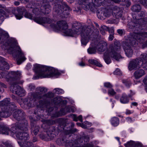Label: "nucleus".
Returning <instances> with one entry per match:
<instances>
[{"label": "nucleus", "mask_w": 147, "mask_h": 147, "mask_svg": "<svg viewBox=\"0 0 147 147\" xmlns=\"http://www.w3.org/2000/svg\"><path fill=\"white\" fill-rule=\"evenodd\" d=\"M9 37L7 33L0 30V40L2 38L3 47L11 53L13 57L16 59L17 64L19 65L25 60L26 58L24 53L17 45L16 40L12 38L8 39Z\"/></svg>", "instance_id": "f257e3e1"}, {"label": "nucleus", "mask_w": 147, "mask_h": 147, "mask_svg": "<svg viewBox=\"0 0 147 147\" xmlns=\"http://www.w3.org/2000/svg\"><path fill=\"white\" fill-rule=\"evenodd\" d=\"M66 35L73 36L75 34H80L82 44L85 45L90 38H96L99 34L97 29H94L93 27L88 28L86 26H82L80 23L76 22L72 26V30L68 29L64 32Z\"/></svg>", "instance_id": "f03ea898"}, {"label": "nucleus", "mask_w": 147, "mask_h": 147, "mask_svg": "<svg viewBox=\"0 0 147 147\" xmlns=\"http://www.w3.org/2000/svg\"><path fill=\"white\" fill-rule=\"evenodd\" d=\"M21 124L18 123H16L11 125V129L7 126L0 125V134L8 135L11 133V135L13 136L16 134V137L18 140L25 141L29 140L30 138L29 134L26 132H22V129Z\"/></svg>", "instance_id": "7ed1b4c3"}, {"label": "nucleus", "mask_w": 147, "mask_h": 147, "mask_svg": "<svg viewBox=\"0 0 147 147\" xmlns=\"http://www.w3.org/2000/svg\"><path fill=\"white\" fill-rule=\"evenodd\" d=\"M145 37H147V32L133 33L129 36L128 40L123 42L122 47L127 57H131L132 55V46L137 43L138 40H141Z\"/></svg>", "instance_id": "20e7f679"}, {"label": "nucleus", "mask_w": 147, "mask_h": 147, "mask_svg": "<svg viewBox=\"0 0 147 147\" xmlns=\"http://www.w3.org/2000/svg\"><path fill=\"white\" fill-rule=\"evenodd\" d=\"M34 69L35 72L38 74L33 77V79L34 80L38 79L39 77L41 78H49L58 76L60 74L58 70L53 67L39 64L35 65L34 66Z\"/></svg>", "instance_id": "39448f33"}, {"label": "nucleus", "mask_w": 147, "mask_h": 147, "mask_svg": "<svg viewBox=\"0 0 147 147\" xmlns=\"http://www.w3.org/2000/svg\"><path fill=\"white\" fill-rule=\"evenodd\" d=\"M121 48V44L117 41H115L113 45L109 46V48L104 53V59L107 64H109L111 62L109 56L117 61L121 58L120 55L117 53Z\"/></svg>", "instance_id": "423d86ee"}, {"label": "nucleus", "mask_w": 147, "mask_h": 147, "mask_svg": "<svg viewBox=\"0 0 147 147\" xmlns=\"http://www.w3.org/2000/svg\"><path fill=\"white\" fill-rule=\"evenodd\" d=\"M25 113L22 110L18 109H15L13 114V117L15 119L18 121H22V123L18 122L21 124L22 132H25L28 129L27 121L25 119Z\"/></svg>", "instance_id": "0eeeda50"}, {"label": "nucleus", "mask_w": 147, "mask_h": 147, "mask_svg": "<svg viewBox=\"0 0 147 147\" xmlns=\"http://www.w3.org/2000/svg\"><path fill=\"white\" fill-rule=\"evenodd\" d=\"M54 10L58 15L62 18H67L69 15V11L71 9L65 3L60 4H57L55 5Z\"/></svg>", "instance_id": "6e6552de"}, {"label": "nucleus", "mask_w": 147, "mask_h": 147, "mask_svg": "<svg viewBox=\"0 0 147 147\" xmlns=\"http://www.w3.org/2000/svg\"><path fill=\"white\" fill-rule=\"evenodd\" d=\"M21 74L19 71H11L6 78L7 82H11L13 83H23L24 81L20 80Z\"/></svg>", "instance_id": "1a4fd4ad"}, {"label": "nucleus", "mask_w": 147, "mask_h": 147, "mask_svg": "<svg viewBox=\"0 0 147 147\" xmlns=\"http://www.w3.org/2000/svg\"><path fill=\"white\" fill-rule=\"evenodd\" d=\"M10 90L13 93L21 97L25 95V90L19 86L17 83H10Z\"/></svg>", "instance_id": "9d476101"}, {"label": "nucleus", "mask_w": 147, "mask_h": 147, "mask_svg": "<svg viewBox=\"0 0 147 147\" xmlns=\"http://www.w3.org/2000/svg\"><path fill=\"white\" fill-rule=\"evenodd\" d=\"M133 20L131 22H129L128 24L129 28L131 29L134 28V27L138 25H144L147 24V18H141L137 19L134 16Z\"/></svg>", "instance_id": "9b49d317"}, {"label": "nucleus", "mask_w": 147, "mask_h": 147, "mask_svg": "<svg viewBox=\"0 0 147 147\" xmlns=\"http://www.w3.org/2000/svg\"><path fill=\"white\" fill-rule=\"evenodd\" d=\"M112 14V11L105 8H101L97 11L98 17L99 19L104 20L106 17H109Z\"/></svg>", "instance_id": "f8f14e48"}, {"label": "nucleus", "mask_w": 147, "mask_h": 147, "mask_svg": "<svg viewBox=\"0 0 147 147\" xmlns=\"http://www.w3.org/2000/svg\"><path fill=\"white\" fill-rule=\"evenodd\" d=\"M141 60L140 58L138 57L130 61L128 66L129 69L130 70L136 69L140 68L142 66H143Z\"/></svg>", "instance_id": "ddd939ff"}, {"label": "nucleus", "mask_w": 147, "mask_h": 147, "mask_svg": "<svg viewBox=\"0 0 147 147\" xmlns=\"http://www.w3.org/2000/svg\"><path fill=\"white\" fill-rule=\"evenodd\" d=\"M47 90V89L44 87H38L36 89L35 92L31 93V96L34 98L40 99L41 97L40 95L45 94Z\"/></svg>", "instance_id": "4468645a"}, {"label": "nucleus", "mask_w": 147, "mask_h": 147, "mask_svg": "<svg viewBox=\"0 0 147 147\" xmlns=\"http://www.w3.org/2000/svg\"><path fill=\"white\" fill-rule=\"evenodd\" d=\"M57 26H56L54 24H52L51 26L53 28H56L57 29L61 30H65L68 27V26L66 22L64 20H61L57 22Z\"/></svg>", "instance_id": "2eb2a0df"}, {"label": "nucleus", "mask_w": 147, "mask_h": 147, "mask_svg": "<svg viewBox=\"0 0 147 147\" xmlns=\"http://www.w3.org/2000/svg\"><path fill=\"white\" fill-rule=\"evenodd\" d=\"M56 142L59 145H61L65 144L66 146L69 147H75V144L73 141L71 142L67 141L64 138H59L56 140Z\"/></svg>", "instance_id": "dca6fc26"}, {"label": "nucleus", "mask_w": 147, "mask_h": 147, "mask_svg": "<svg viewBox=\"0 0 147 147\" xmlns=\"http://www.w3.org/2000/svg\"><path fill=\"white\" fill-rule=\"evenodd\" d=\"M34 21L37 23L41 24H42L51 23L52 21L51 19L46 17H36L34 19Z\"/></svg>", "instance_id": "f3484780"}, {"label": "nucleus", "mask_w": 147, "mask_h": 147, "mask_svg": "<svg viewBox=\"0 0 147 147\" xmlns=\"http://www.w3.org/2000/svg\"><path fill=\"white\" fill-rule=\"evenodd\" d=\"M26 9L24 7L18 8L15 10V17L18 19H20L23 17V12L26 11Z\"/></svg>", "instance_id": "a211bd4d"}, {"label": "nucleus", "mask_w": 147, "mask_h": 147, "mask_svg": "<svg viewBox=\"0 0 147 147\" xmlns=\"http://www.w3.org/2000/svg\"><path fill=\"white\" fill-rule=\"evenodd\" d=\"M122 12L120 9L117 6H115L112 10V14L117 19L120 18L122 14Z\"/></svg>", "instance_id": "6ab92c4d"}, {"label": "nucleus", "mask_w": 147, "mask_h": 147, "mask_svg": "<svg viewBox=\"0 0 147 147\" xmlns=\"http://www.w3.org/2000/svg\"><path fill=\"white\" fill-rule=\"evenodd\" d=\"M107 44L103 41H100L97 45L96 49L98 51L102 52L107 48Z\"/></svg>", "instance_id": "aec40b11"}, {"label": "nucleus", "mask_w": 147, "mask_h": 147, "mask_svg": "<svg viewBox=\"0 0 147 147\" xmlns=\"http://www.w3.org/2000/svg\"><path fill=\"white\" fill-rule=\"evenodd\" d=\"M48 136L52 140L58 134V132L56 131V128L54 126L50 127L47 132Z\"/></svg>", "instance_id": "412c9836"}, {"label": "nucleus", "mask_w": 147, "mask_h": 147, "mask_svg": "<svg viewBox=\"0 0 147 147\" xmlns=\"http://www.w3.org/2000/svg\"><path fill=\"white\" fill-rule=\"evenodd\" d=\"M0 109V120L1 119V117H7L11 115L12 112L9 110L7 109H5L4 110L3 109V108L1 107Z\"/></svg>", "instance_id": "4be33fe9"}, {"label": "nucleus", "mask_w": 147, "mask_h": 147, "mask_svg": "<svg viewBox=\"0 0 147 147\" xmlns=\"http://www.w3.org/2000/svg\"><path fill=\"white\" fill-rule=\"evenodd\" d=\"M41 11L44 14H48L51 11V7L48 4L42 6L40 7Z\"/></svg>", "instance_id": "5701e85b"}, {"label": "nucleus", "mask_w": 147, "mask_h": 147, "mask_svg": "<svg viewBox=\"0 0 147 147\" xmlns=\"http://www.w3.org/2000/svg\"><path fill=\"white\" fill-rule=\"evenodd\" d=\"M133 94H130L127 96L125 94H123L120 99V102L121 103L123 104H126L128 103L129 100L128 97H131L133 96Z\"/></svg>", "instance_id": "b1692460"}, {"label": "nucleus", "mask_w": 147, "mask_h": 147, "mask_svg": "<svg viewBox=\"0 0 147 147\" xmlns=\"http://www.w3.org/2000/svg\"><path fill=\"white\" fill-rule=\"evenodd\" d=\"M141 62L143 64V67L147 69V54H142L140 56Z\"/></svg>", "instance_id": "393cba45"}, {"label": "nucleus", "mask_w": 147, "mask_h": 147, "mask_svg": "<svg viewBox=\"0 0 147 147\" xmlns=\"http://www.w3.org/2000/svg\"><path fill=\"white\" fill-rule=\"evenodd\" d=\"M39 136L41 139L44 141H49L52 140L49 137L50 136H48L47 132H44L41 133L39 135Z\"/></svg>", "instance_id": "a878e982"}, {"label": "nucleus", "mask_w": 147, "mask_h": 147, "mask_svg": "<svg viewBox=\"0 0 147 147\" xmlns=\"http://www.w3.org/2000/svg\"><path fill=\"white\" fill-rule=\"evenodd\" d=\"M10 99L9 98H6L0 102V107H6L7 109V107L10 103Z\"/></svg>", "instance_id": "bb28decb"}, {"label": "nucleus", "mask_w": 147, "mask_h": 147, "mask_svg": "<svg viewBox=\"0 0 147 147\" xmlns=\"http://www.w3.org/2000/svg\"><path fill=\"white\" fill-rule=\"evenodd\" d=\"M145 74L144 71L142 69L137 70L134 72V76L136 79H138Z\"/></svg>", "instance_id": "cd10ccee"}, {"label": "nucleus", "mask_w": 147, "mask_h": 147, "mask_svg": "<svg viewBox=\"0 0 147 147\" xmlns=\"http://www.w3.org/2000/svg\"><path fill=\"white\" fill-rule=\"evenodd\" d=\"M81 5L82 8L85 10H87L90 8V9H92L90 7L91 4L88 0H84Z\"/></svg>", "instance_id": "c85d7f7f"}, {"label": "nucleus", "mask_w": 147, "mask_h": 147, "mask_svg": "<svg viewBox=\"0 0 147 147\" xmlns=\"http://www.w3.org/2000/svg\"><path fill=\"white\" fill-rule=\"evenodd\" d=\"M18 143L21 147H32L34 145L32 142H26L24 143L23 142H18Z\"/></svg>", "instance_id": "c756f323"}, {"label": "nucleus", "mask_w": 147, "mask_h": 147, "mask_svg": "<svg viewBox=\"0 0 147 147\" xmlns=\"http://www.w3.org/2000/svg\"><path fill=\"white\" fill-rule=\"evenodd\" d=\"M46 108V110L49 114H51L54 109L53 107L50 102H49L45 105Z\"/></svg>", "instance_id": "7c9ffc66"}, {"label": "nucleus", "mask_w": 147, "mask_h": 147, "mask_svg": "<svg viewBox=\"0 0 147 147\" xmlns=\"http://www.w3.org/2000/svg\"><path fill=\"white\" fill-rule=\"evenodd\" d=\"M36 99H37V98H34L33 97H32L31 94V98L29 99V101L26 104L29 108L32 107L34 106Z\"/></svg>", "instance_id": "2f4dec72"}, {"label": "nucleus", "mask_w": 147, "mask_h": 147, "mask_svg": "<svg viewBox=\"0 0 147 147\" xmlns=\"http://www.w3.org/2000/svg\"><path fill=\"white\" fill-rule=\"evenodd\" d=\"M139 143H135L133 141L128 142L124 144L125 147H137V144Z\"/></svg>", "instance_id": "473e14b6"}, {"label": "nucleus", "mask_w": 147, "mask_h": 147, "mask_svg": "<svg viewBox=\"0 0 147 147\" xmlns=\"http://www.w3.org/2000/svg\"><path fill=\"white\" fill-rule=\"evenodd\" d=\"M111 123L114 126H117L119 123L118 118L115 117H113L111 119Z\"/></svg>", "instance_id": "72a5a7b5"}, {"label": "nucleus", "mask_w": 147, "mask_h": 147, "mask_svg": "<svg viewBox=\"0 0 147 147\" xmlns=\"http://www.w3.org/2000/svg\"><path fill=\"white\" fill-rule=\"evenodd\" d=\"M61 101V98L59 97H57L54 98L52 100V102L55 105H58L60 103Z\"/></svg>", "instance_id": "f704fd0d"}, {"label": "nucleus", "mask_w": 147, "mask_h": 147, "mask_svg": "<svg viewBox=\"0 0 147 147\" xmlns=\"http://www.w3.org/2000/svg\"><path fill=\"white\" fill-rule=\"evenodd\" d=\"M131 9L134 11L138 12L141 10V7L139 5H135L132 7Z\"/></svg>", "instance_id": "c9c22d12"}, {"label": "nucleus", "mask_w": 147, "mask_h": 147, "mask_svg": "<svg viewBox=\"0 0 147 147\" xmlns=\"http://www.w3.org/2000/svg\"><path fill=\"white\" fill-rule=\"evenodd\" d=\"M108 30V28L105 26L102 25L101 26L100 30V32L103 35H105V31Z\"/></svg>", "instance_id": "e433bc0d"}, {"label": "nucleus", "mask_w": 147, "mask_h": 147, "mask_svg": "<svg viewBox=\"0 0 147 147\" xmlns=\"http://www.w3.org/2000/svg\"><path fill=\"white\" fill-rule=\"evenodd\" d=\"M16 107V106L14 103L10 102V103H9V106L7 107V109L10 111H11L13 109L15 110Z\"/></svg>", "instance_id": "4c0bfd02"}, {"label": "nucleus", "mask_w": 147, "mask_h": 147, "mask_svg": "<svg viewBox=\"0 0 147 147\" xmlns=\"http://www.w3.org/2000/svg\"><path fill=\"white\" fill-rule=\"evenodd\" d=\"M39 128L40 127L38 126H35V127L31 129V132H33L34 135H36L39 131Z\"/></svg>", "instance_id": "58836bf2"}, {"label": "nucleus", "mask_w": 147, "mask_h": 147, "mask_svg": "<svg viewBox=\"0 0 147 147\" xmlns=\"http://www.w3.org/2000/svg\"><path fill=\"white\" fill-rule=\"evenodd\" d=\"M2 67H0V69L2 71H6L9 69V66L8 63L3 64Z\"/></svg>", "instance_id": "ea45409f"}, {"label": "nucleus", "mask_w": 147, "mask_h": 147, "mask_svg": "<svg viewBox=\"0 0 147 147\" xmlns=\"http://www.w3.org/2000/svg\"><path fill=\"white\" fill-rule=\"evenodd\" d=\"M54 94L52 92H49L43 95L44 97L47 98H51L54 97Z\"/></svg>", "instance_id": "a19ab883"}, {"label": "nucleus", "mask_w": 147, "mask_h": 147, "mask_svg": "<svg viewBox=\"0 0 147 147\" xmlns=\"http://www.w3.org/2000/svg\"><path fill=\"white\" fill-rule=\"evenodd\" d=\"M43 123H46L50 125L54 124L55 123V121H54L51 119L45 120H43Z\"/></svg>", "instance_id": "79ce46f5"}, {"label": "nucleus", "mask_w": 147, "mask_h": 147, "mask_svg": "<svg viewBox=\"0 0 147 147\" xmlns=\"http://www.w3.org/2000/svg\"><path fill=\"white\" fill-rule=\"evenodd\" d=\"M94 5L96 6H99L101 5L102 1L101 0H92Z\"/></svg>", "instance_id": "37998d69"}, {"label": "nucleus", "mask_w": 147, "mask_h": 147, "mask_svg": "<svg viewBox=\"0 0 147 147\" xmlns=\"http://www.w3.org/2000/svg\"><path fill=\"white\" fill-rule=\"evenodd\" d=\"M88 51L89 54H94L96 52V49L94 47H90L88 49Z\"/></svg>", "instance_id": "c03bdc74"}, {"label": "nucleus", "mask_w": 147, "mask_h": 147, "mask_svg": "<svg viewBox=\"0 0 147 147\" xmlns=\"http://www.w3.org/2000/svg\"><path fill=\"white\" fill-rule=\"evenodd\" d=\"M54 93L55 94H61L64 93V91L63 90L60 89L59 88H56L54 90Z\"/></svg>", "instance_id": "a18cd8bd"}, {"label": "nucleus", "mask_w": 147, "mask_h": 147, "mask_svg": "<svg viewBox=\"0 0 147 147\" xmlns=\"http://www.w3.org/2000/svg\"><path fill=\"white\" fill-rule=\"evenodd\" d=\"M67 120L63 119H60V123L61 125H62L64 127H65L67 124L66 123Z\"/></svg>", "instance_id": "49530a36"}, {"label": "nucleus", "mask_w": 147, "mask_h": 147, "mask_svg": "<svg viewBox=\"0 0 147 147\" xmlns=\"http://www.w3.org/2000/svg\"><path fill=\"white\" fill-rule=\"evenodd\" d=\"M5 12L4 11L0 9V19L1 21H3L4 18L3 15H5Z\"/></svg>", "instance_id": "de8ad7c7"}, {"label": "nucleus", "mask_w": 147, "mask_h": 147, "mask_svg": "<svg viewBox=\"0 0 147 147\" xmlns=\"http://www.w3.org/2000/svg\"><path fill=\"white\" fill-rule=\"evenodd\" d=\"M65 114V110L63 108H61L59 111L58 113L57 117H59Z\"/></svg>", "instance_id": "09e8293b"}, {"label": "nucleus", "mask_w": 147, "mask_h": 147, "mask_svg": "<svg viewBox=\"0 0 147 147\" xmlns=\"http://www.w3.org/2000/svg\"><path fill=\"white\" fill-rule=\"evenodd\" d=\"M7 63L5 59L4 58L0 56V67H2L3 64V63Z\"/></svg>", "instance_id": "8fccbe9b"}, {"label": "nucleus", "mask_w": 147, "mask_h": 147, "mask_svg": "<svg viewBox=\"0 0 147 147\" xmlns=\"http://www.w3.org/2000/svg\"><path fill=\"white\" fill-rule=\"evenodd\" d=\"M3 144L6 147H14L11 143L7 141L3 142Z\"/></svg>", "instance_id": "3c124183"}, {"label": "nucleus", "mask_w": 147, "mask_h": 147, "mask_svg": "<svg viewBox=\"0 0 147 147\" xmlns=\"http://www.w3.org/2000/svg\"><path fill=\"white\" fill-rule=\"evenodd\" d=\"M36 121L35 120H31V129L35 127V126H37L36 125Z\"/></svg>", "instance_id": "603ef678"}, {"label": "nucleus", "mask_w": 147, "mask_h": 147, "mask_svg": "<svg viewBox=\"0 0 147 147\" xmlns=\"http://www.w3.org/2000/svg\"><path fill=\"white\" fill-rule=\"evenodd\" d=\"M81 139L84 140V142H86L89 141V138L88 136H84L81 138Z\"/></svg>", "instance_id": "864d4df0"}, {"label": "nucleus", "mask_w": 147, "mask_h": 147, "mask_svg": "<svg viewBox=\"0 0 147 147\" xmlns=\"http://www.w3.org/2000/svg\"><path fill=\"white\" fill-rule=\"evenodd\" d=\"M108 93L111 96H113L116 94V92L113 89H111L109 90Z\"/></svg>", "instance_id": "5fc2aeb1"}, {"label": "nucleus", "mask_w": 147, "mask_h": 147, "mask_svg": "<svg viewBox=\"0 0 147 147\" xmlns=\"http://www.w3.org/2000/svg\"><path fill=\"white\" fill-rule=\"evenodd\" d=\"M24 16L25 17L28 18L30 19H32V16L30 13L28 12H26L25 13Z\"/></svg>", "instance_id": "6e6d98bb"}, {"label": "nucleus", "mask_w": 147, "mask_h": 147, "mask_svg": "<svg viewBox=\"0 0 147 147\" xmlns=\"http://www.w3.org/2000/svg\"><path fill=\"white\" fill-rule=\"evenodd\" d=\"M107 2L110 3H113V2L118 3L119 2V0H107Z\"/></svg>", "instance_id": "4d7b16f0"}, {"label": "nucleus", "mask_w": 147, "mask_h": 147, "mask_svg": "<svg viewBox=\"0 0 147 147\" xmlns=\"http://www.w3.org/2000/svg\"><path fill=\"white\" fill-rule=\"evenodd\" d=\"M114 74L115 75H120L121 74V72L119 69H117L114 72Z\"/></svg>", "instance_id": "13d9d810"}, {"label": "nucleus", "mask_w": 147, "mask_h": 147, "mask_svg": "<svg viewBox=\"0 0 147 147\" xmlns=\"http://www.w3.org/2000/svg\"><path fill=\"white\" fill-rule=\"evenodd\" d=\"M140 3L144 6L147 7V0H142L140 1Z\"/></svg>", "instance_id": "bf43d9fd"}, {"label": "nucleus", "mask_w": 147, "mask_h": 147, "mask_svg": "<svg viewBox=\"0 0 147 147\" xmlns=\"http://www.w3.org/2000/svg\"><path fill=\"white\" fill-rule=\"evenodd\" d=\"M88 61L90 63L94 65H96V63H97V61L94 59L89 60Z\"/></svg>", "instance_id": "052dcab7"}, {"label": "nucleus", "mask_w": 147, "mask_h": 147, "mask_svg": "<svg viewBox=\"0 0 147 147\" xmlns=\"http://www.w3.org/2000/svg\"><path fill=\"white\" fill-rule=\"evenodd\" d=\"M77 129H76L74 128V129H70V130H68V131L69 133H73L74 132H76Z\"/></svg>", "instance_id": "680f3d73"}, {"label": "nucleus", "mask_w": 147, "mask_h": 147, "mask_svg": "<svg viewBox=\"0 0 147 147\" xmlns=\"http://www.w3.org/2000/svg\"><path fill=\"white\" fill-rule=\"evenodd\" d=\"M104 86L107 88H111L112 87V86L110 83H105Z\"/></svg>", "instance_id": "e2e57ef3"}, {"label": "nucleus", "mask_w": 147, "mask_h": 147, "mask_svg": "<svg viewBox=\"0 0 147 147\" xmlns=\"http://www.w3.org/2000/svg\"><path fill=\"white\" fill-rule=\"evenodd\" d=\"M113 34H110L109 36V40H111V41L114 38V36H113Z\"/></svg>", "instance_id": "0e129e2a"}, {"label": "nucleus", "mask_w": 147, "mask_h": 147, "mask_svg": "<svg viewBox=\"0 0 147 147\" xmlns=\"http://www.w3.org/2000/svg\"><path fill=\"white\" fill-rule=\"evenodd\" d=\"M118 33L120 35H122L123 33L124 30L121 29H119L117 30Z\"/></svg>", "instance_id": "69168bd1"}, {"label": "nucleus", "mask_w": 147, "mask_h": 147, "mask_svg": "<svg viewBox=\"0 0 147 147\" xmlns=\"http://www.w3.org/2000/svg\"><path fill=\"white\" fill-rule=\"evenodd\" d=\"M35 88V87L34 86H32V85H29V88L30 90H34Z\"/></svg>", "instance_id": "338daca9"}, {"label": "nucleus", "mask_w": 147, "mask_h": 147, "mask_svg": "<svg viewBox=\"0 0 147 147\" xmlns=\"http://www.w3.org/2000/svg\"><path fill=\"white\" fill-rule=\"evenodd\" d=\"M92 145L90 144H85V145L83 147H92Z\"/></svg>", "instance_id": "774afa93"}]
</instances>
